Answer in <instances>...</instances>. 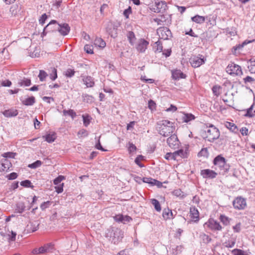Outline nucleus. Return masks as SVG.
Returning a JSON list of instances; mask_svg holds the SVG:
<instances>
[{
	"mask_svg": "<svg viewBox=\"0 0 255 255\" xmlns=\"http://www.w3.org/2000/svg\"><path fill=\"white\" fill-rule=\"evenodd\" d=\"M70 30V27L67 23L59 24L56 20H51L44 28L43 33L58 31L63 35H67Z\"/></svg>",
	"mask_w": 255,
	"mask_h": 255,
	"instance_id": "1",
	"label": "nucleus"
},
{
	"mask_svg": "<svg viewBox=\"0 0 255 255\" xmlns=\"http://www.w3.org/2000/svg\"><path fill=\"white\" fill-rule=\"evenodd\" d=\"M156 128L158 133L163 136H168L175 130L173 123L166 120L158 121L156 124Z\"/></svg>",
	"mask_w": 255,
	"mask_h": 255,
	"instance_id": "2",
	"label": "nucleus"
},
{
	"mask_svg": "<svg viewBox=\"0 0 255 255\" xmlns=\"http://www.w3.org/2000/svg\"><path fill=\"white\" fill-rule=\"evenodd\" d=\"M205 134L204 138L210 142H213L219 137L220 133L219 129L211 125L205 130Z\"/></svg>",
	"mask_w": 255,
	"mask_h": 255,
	"instance_id": "3",
	"label": "nucleus"
},
{
	"mask_svg": "<svg viewBox=\"0 0 255 255\" xmlns=\"http://www.w3.org/2000/svg\"><path fill=\"white\" fill-rule=\"evenodd\" d=\"M213 163L214 165L218 166L220 170L227 171L229 169V166H227L226 164V159L221 155L217 156L214 158Z\"/></svg>",
	"mask_w": 255,
	"mask_h": 255,
	"instance_id": "4",
	"label": "nucleus"
},
{
	"mask_svg": "<svg viewBox=\"0 0 255 255\" xmlns=\"http://www.w3.org/2000/svg\"><path fill=\"white\" fill-rule=\"evenodd\" d=\"M226 71L230 75L241 76L243 74L242 68L240 66L232 63L228 65Z\"/></svg>",
	"mask_w": 255,
	"mask_h": 255,
	"instance_id": "5",
	"label": "nucleus"
},
{
	"mask_svg": "<svg viewBox=\"0 0 255 255\" xmlns=\"http://www.w3.org/2000/svg\"><path fill=\"white\" fill-rule=\"evenodd\" d=\"M233 206L236 210H244L247 206L246 199L242 196H238L233 201Z\"/></svg>",
	"mask_w": 255,
	"mask_h": 255,
	"instance_id": "6",
	"label": "nucleus"
},
{
	"mask_svg": "<svg viewBox=\"0 0 255 255\" xmlns=\"http://www.w3.org/2000/svg\"><path fill=\"white\" fill-rule=\"evenodd\" d=\"M205 60L202 55L193 56L189 59L190 63L194 68L200 67L205 63Z\"/></svg>",
	"mask_w": 255,
	"mask_h": 255,
	"instance_id": "7",
	"label": "nucleus"
},
{
	"mask_svg": "<svg viewBox=\"0 0 255 255\" xmlns=\"http://www.w3.org/2000/svg\"><path fill=\"white\" fill-rule=\"evenodd\" d=\"M159 38L167 40L172 36V33L169 29L166 27L159 28L157 30Z\"/></svg>",
	"mask_w": 255,
	"mask_h": 255,
	"instance_id": "8",
	"label": "nucleus"
},
{
	"mask_svg": "<svg viewBox=\"0 0 255 255\" xmlns=\"http://www.w3.org/2000/svg\"><path fill=\"white\" fill-rule=\"evenodd\" d=\"M205 225L212 231H221L222 229V227L220 223L213 219H210Z\"/></svg>",
	"mask_w": 255,
	"mask_h": 255,
	"instance_id": "9",
	"label": "nucleus"
},
{
	"mask_svg": "<svg viewBox=\"0 0 255 255\" xmlns=\"http://www.w3.org/2000/svg\"><path fill=\"white\" fill-rule=\"evenodd\" d=\"M113 232L112 242L114 244H117L123 238L124 232L119 229H116L115 230H113Z\"/></svg>",
	"mask_w": 255,
	"mask_h": 255,
	"instance_id": "10",
	"label": "nucleus"
},
{
	"mask_svg": "<svg viewBox=\"0 0 255 255\" xmlns=\"http://www.w3.org/2000/svg\"><path fill=\"white\" fill-rule=\"evenodd\" d=\"M167 143L171 148L174 149L178 147L180 143L177 136L175 134H171L167 139Z\"/></svg>",
	"mask_w": 255,
	"mask_h": 255,
	"instance_id": "11",
	"label": "nucleus"
},
{
	"mask_svg": "<svg viewBox=\"0 0 255 255\" xmlns=\"http://www.w3.org/2000/svg\"><path fill=\"white\" fill-rule=\"evenodd\" d=\"M200 174L204 178H214L217 175L216 172L209 169L201 170Z\"/></svg>",
	"mask_w": 255,
	"mask_h": 255,
	"instance_id": "12",
	"label": "nucleus"
},
{
	"mask_svg": "<svg viewBox=\"0 0 255 255\" xmlns=\"http://www.w3.org/2000/svg\"><path fill=\"white\" fill-rule=\"evenodd\" d=\"M149 42L144 39H140L136 46L137 50L141 53L144 52L147 48Z\"/></svg>",
	"mask_w": 255,
	"mask_h": 255,
	"instance_id": "13",
	"label": "nucleus"
},
{
	"mask_svg": "<svg viewBox=\"0 0 255 255\" xmlns=\"http://www.w3.org/2000/svg\"><path fill=\"white\" fill-rule=\"evenodd\" d=\"M190 217L194 222L199 220V212L195 206H191L190 208Z\"/></svg>",
	"mask_w": 255,
	"mask_h": 255,
	"instance_id": "14",
	"label": "nucleus"
},
{
	"mask_svg": "<svg viewBox=\"0 0 255 255\" xmlns=\"http://www.w3.org/2000/svg\"><path fill=\"white\" fill-rule=\"evenodd\" d=\"M106 31L111 37L115 38L117 36V28L111 22L108 23Z\"/></svg>",
	"mask_w": 255,
	"mask_h": 255,
	"instance_id": "15",
	"label": "nucleus"
},
{
	"mask_svg": "<svg viewBox=\"0 0 255 255\" xmlns=\"http://www.w3.org/2000/svg\"><path fill=\"white\" fill-rule=\"evenodd\" d=\"M11 166L10 162L6 158H4L0 163V172L7 171Z\"/></svg>",
	"mask_w": 255,
	"mask_h": 255,
	"instance_id": "16",
	"label": "nucleus"
},
{
	"mask_svg": "<svg viewBox=\"0 0 255 255\" xmlns=\"http://www.w3.org/2000/svg\"><path fill=\"white\" fill-rule=\"evenodd\" d=\"M186 75L180 70L176 69L172 71V77L173 79L177 80L180 78L184 79Z\"/></svg>",
	"mask_w": 255,
	"mask_h": 255,
	"instance_id": "17",
	"label": "nucleus"
},
{
	"mask_svg": "<svg viewBox=\"0 0 255 255\" xmlns=\"http://www.w3.org/2000/svg\"><path fill=\"white\" fill-rule=\"evenodd\" d=\"M2 114L5 117L10 118L16 116L18 115V111L17 110L10 109L4 111Z\"/></svg>",
	"mask_w": 255,
	"mask_h": 255,
	"instance_id": "18",
	"label": "nucleus"
},
{
	"mask_svg": "<svg viewBox=\"0 0 255 255\" xmlns=\"http://www.w3.org/2000/svg\"><path fill=\"white\" fill-rule=\"evenodd\" d=\"M41 254H45L52 252L53 249V245L52 243L45 244L44 246L39 248Z\"/></svg>",
	"mask_w": 255,
	"mask_h": 255,
	"instance_id": "19",
	"label": "nucleus"
},
{
	"mask_svg": "<svg viewBox=\"0 0 255 255\" xmlns=\"http://www.w3.org/2000/svg\"><path fill=\"white\" fill-rule=\"evenodd\" d=\"M82 80L87 87H93L95 85L94 79L91 76L83 77Z\"/></svg>",
	"mask_w": 255,
	"mask_h": 255,
	"instance_id": "20",
	"label": "nucleus"
},
{
	"mask_svg": "<svg viewBox=\"0 0 255 255\" xmlns=\"http://www.w3.org/2000/svg\"><path fill=\"white\" fill-rule=\"evenodd\" d=\"M251 41L247 40L244 41L241 44H238L234 47H233L232 49V52L233 54H236L239 52L240 50H241L245 45H247L248 43H250Z\"/></svg>",
	"mask_w": 255,
	"mask_h": 255,
	"instance_id": "21",
	"label": "nucleus"
},
{
	"mask_svg": "<svg viewBox=\"0 0 255 255\" xmlns=\"http://www.w3.org/2000/svg\"><path fill=\"white\" fill-rule=\"evenodd\" d=\"M162 216L163 218L166 220L173 218L172 212L171 210L169 209L168 208H165L163 210Z\"/></svg>",
	"mask_w": 255,
	"mask_h": 255,
	"instance_id": "22",
	"label": "nucleus"
},
{
	"mask_svg": "<svg viewBox=\"0 0 255 255\" xmlns=\"http://www.w3.org/2000/svg\"><path fill=\"white\" fill-rule=\"evenodd\" d=\"M245 116L249 118H252L255 116V103L252 105L250 108L247 109V113Z\"/></svg>",
	"mask_w": 255,
	"mask_h": 255,
	"instance_id": "23",
	"label": "nucleus"
},
{
	"mask_svg": "<svg viewBox=\"0 0 255 255\" xmlns=\"http://www.w3.org/2000/svg\"><path fill=\"white\" fill-rule=\"evenodd\" d=\"M191 19L193 21L199 24L203 23L205 21V17L199 15H196L192 17Z\"/></svg>",
	"mask_w": 255,
	"mask_h": 255,
	"instance_id": "24",
	"label": "nucleus"
},
{
	"mask_svg": "<svg viewBox=\"0 0 255 255\" xmlns=\"http://www.w3.org/2000/svg\"><path fill=\"white\" fill-rule=\"evenodd\" d=\"M195 116L192 114L184 113L182 116V120L184 123H188L189 122L194 120Z\"/></svg>",
	"mask_w": 255,
	"mask_h": 255,
	"instance_id": "25",
	"label": "nucleus"
},
{
	"mask_svg": "<svg viewBox=\"0 0 255 255\" xmlns=\"http://www.w3.org/2000/svg\"><path fill=\"white\" fill-rule=\"evenodd\" d=\"M225 125L227 128L232 132L236 133L238 131L237 127L234 123L227 122L225 123Z\"/></svg>",
	"mask_w": 255,
	"mask_h": 255,
	"instance_id": "26",
	"label": "nucleus"
},
{
	"mask_svg": "<svg viewBox=\"0 0 255 255\" xmlns=\"http://www.w3.org/2000/svg\"><path fill=\"white\" fill-rule=\"evenodd\" d=\"M94 44L96 46H98L101 48H104L106 45V42L101 38H96L94 41Z\"/></svg>",
	"mask_w": 255,
	"mask_h": 255,
	"instance_id": "27",
	"label": "nucleus"
},
{
	"mask_svg": "<svg viewBox=\"0 0 255 255\" xmlns=\"http://www.w3.org/2000/svg\"><path fill=\"white\" fill-rule=\"evenodd\" d=\"M35 102V98L33 96L29 97L22 101V104L26 106H32Z\"/></svg>",
	"mask_w": 255,
	"mask_h": 255,
	"instance_id": "28",
	"label": "nucleus"
},
{
	"mask_svg": "<svg viewBox=\"0 0 255 255\" xmlns=\"http://www.w3.org/2000/svg\"><path fill=\"white\" fill-rule=\"evenodd\" d=\"M175 158L177 159L178 157L181 158H185L187 157V153L183 149H180L174 152Z\"/></svg>",
	"mask_w": 255,
	"mask_h": 255,
	"instance_id": "29",
	"label": "nucleus"
},
{
	"mask_svg": "<svg viewBox=\"0 0 255 255\" xmlns=\"http://www.w3.org/2000/svg\"><path fill=\"white\" fill-rule=\"evenodd\" d=\"M43 138H44L45 140L47 141L49 143H51L53 142L55 138H56V135L55 133L53 134H47V135L45 136H42Z\"/></svg>",
	"mask_w": 255,
	"mask_h": 255,
	"instance_id": "30",
	"label": "nucleus"
},
{
	"mask_svg": "<svg viewBox=\"0 0 255 255\" xmlns=\"http://www.w3.org/2000/svg\"><path fill=\"white\" fill-rule=\"evenodd\" d=\"M25 205L23 202H19L16 204L15 211L18 213H22L25 210Z\"/></svg>",
	"mask_w": 255,
	"mask_h": 255,
	"instance_id": "31",
	"label": "nucleus"
},
{
	"mask_svg": "<svg viewBox=\"0 0 255 255\" xmlns=\"http://www.w3.org/2000/svg\"><path fill=\"white\" fill-rule=\"evenodd\" d=\"M129 42L133 45L135 42L136 38L134 33L132 31H129L127 35Z\"/></svg>",
	"mask_w": 255,
	"mask_h": 255,
	"instance_id": "32",
	"label": "nucleus"
},
{
	"mask_svg": "<svg viewBox=\"0 0 255 255\" xmlns=\"http://www.w3.org/2000/svg\"><path fill=\"white\" fill-rule=\"evenodd\" d=\"M151 203L154 206L155 209L157 212H160L161 210V208L159 201L155 199H151Z\"/></svg>",
	"mask_w": 255,
	"mask_h": 255,
	"instance_id": "33",
	"label": "nucleus"
},
{
	"mask_svg": "<svg viewBox=\"0 0 255 255\" xmlns=\"http://www.w3.org/2000/svg\"><path fill=\"white\" fill-rule=\"evenodd\" d=\"M19 8L17 4H13L11 6L9 11L12 15H16L19 11Z\"/></svg>",
	"mask_w": 255,
	"mask_h": 255,
	"instance_id": "34",
	"label": "nucleus"
},
{
	"mask_svg": "<svg viewBox=\"0 0 255 255\" xmlns=\"http://www.w3.org/2000/svg\"><path fill=\"white\" fill-rule=\"evenodd\" d=\"M219 219L221 222H222L223 224L226 226L229 224L230 221L231 220L230 218L224 215H221Z\"/></svg>",
	"mask_w": 255,
	"mask_h": 255,
	"instance_id": "35",
	"label": "nucleus"
},
{
	"mask_svg": "<svg viewBox=\"0 0 255 255\" xmlns=\"http://www.w3.org/2000/svg\"><path fill=\"white\" fill-rule=\"evenodd\" d=\"M153 48L154 49L155 52H161L162 51L163 47L161 42L159 40H158L154 43Z\"/></svg>",
	"mask_w": 255,
	"mask_h": 255,
	"instance_id": "36",
	"label": "nucleus"
},
{
	"mask_svg": "<svg viewBox=\"0 0 255 255\" xmlns=\"http://www.w3.org/2000/svg\"><path fill=\"white\" fill-rule=\"evenodd\" d=\"M18 83L20 86H28L31 85V80L29 79L24 78L23 79L19 80Z\"/></svg>",
	"mask_w": 255,
	"mask_h": 255,
	"instance_id": "37",
	"label": "nucleus"
},
{
	"mask_svg": "<svg viewBox=\"0 0 255 255\" xmlns=\"http://www.w3.org/2000/svg\"><path fill=\"white\" fill-rule=\"evenodd\" d=\"M48 76L47 73L44 70H41L39 71V73L38 77L40 81L43 82L45 81L46 77Z\"/></svg>",
	"mask_w": 255,
	"mask_h": 255,
	"instance_id": "38",
	"label": "nucleus"
},
{
	"mask_svg": "<svg viewBox=\"0 0 255 255\" xmlns=\"http://www.w3.org/2000/svg\"><path fill=\"white\" fill-rule=\"evenodd\" d=\"M209 152L207 148H202L198 154L199 157H208Z\"/></svg>",
	"mask_w": 255,
	"mask_h": 255,
	"instance_id": "39",
	"label": "nucleus"
},
{
	"mask_svg": "<svg viewBox=\"0 0 255 255\" xmlns=\"http://www.w3.org/2000/svg\"><path fill=\"white\" fill-rule=\"evenodd\" d=\"M63 115L64 116L68 115L70 116L73 119L76 116V113L73 110H64Z\"/></svg>",
	"mask_w": 255,
	"mask_h": 255,
	"instance_id": "40",
	"label": "nucleus"
},
{
	"mask_svg": "<svg viewBox=\"0 0 255 255\" xmlns=\"http://www.w3.org/2000/svg\"><path fill=\"white\" fill-rule=\"evenodd\" d=\"M200 238L205 243H209L211 241L209 236L204 233H201L200 235Z\"/></svg>",
	"mask_w": 255,
	"mask_h": 255,
	"instance_id": "41",
	"label": "nucleus"
},
{
	"mask_svg": "<svg viewBox=\"0 0 255 255\" xmlns=\"http://www.w3.org/2000/svg\"><path fill=\"white\" fill-rule=\"evenodd\" d=\"M75 73L74 69L68 68L65 71L64 75L67 77L71 78L74 75Z\"/></svg>",
	"mask_w": 255,
	"mask_h": 255,
	"instance_id": "42",
	"label": "nucleus"
},
{
	"mask_svg": "<svg viewBox=\"0 0 255 255\" xmlns=\"http://www.w3.org/2000/svg\"><path fill=\"white\" fill-rule=\"evenodd\" d=\"M83 124L85 127H87L90 123L91 118L89 115H83Z\"/></svg>",
	"mask_w": 255,
	"mask_h": 255,
	"instance_id": "43",
	"label": "nucleus"
},
{
	"mask_svg": "<svg viewBox=\"0 0 255 255\" xmlns=\"http://www.w3.org/2000/svg\"><path fill=\"white\" fill-rule=\"evenodd\" d=\"M221 89V87L220 86L215 85L212 88V91L213 94L216 96H219L220 94V90Z\"/></svg>",
	"mask_w": 255,
	"mask_h": 255,
	"instance_id": "44",
	"label": "nucleus"
},
{
	"mask_svg": "<svg viewBox=\"0 0 255 255\" xmlns=\"http://www.w3.org/2000/svg\"><path fill=\"white\" fill-rule=\"evenodd\" d=\"M84 50L88 54H93L94 53L93 46L91 45L86 44L84 46Z\"/></svg>",
	"mask_w": 255,
	"mask_h": 255,
	"instance_id": "45",
	"label": "nucleus"
},
{
	"mask_svg": "<svg viewBox=\"0 0 255 255\" xmlns=\"http://www.w3.org/2000/svg\"><path fill=\"white\" fill-rule=\"evenodd\" d=\"M39 223L37 222H34L30 223V229L32 232L37 231L39 228Z\"/></svg>",
	"mask_w": 255,
	"mask_h": 255,
	"instance_id": "46",
	"label": "nucleus"
},
{
	"mask_svg": "<svg viewBox=\"0 0 255 255\" xmlns=\"http://www.w3.org/2000/svg\"><path fill=\"white\" fill-rule=\"evenodd\" d=\"M20 185L25 187H31L33 188V186L31 185V182L28 180H25L20 182Z\"/></svg>",
	"mask_w": 255,
	"mask_h": 255,
	"instance_id": "47",
	"label": "nucleus"
},
{
	"mask_svg": "<svg viewBox=\"0 0 255 255\" xmlns=\"http://www.w3.org/2000/svg\"><path fill=\"white\" fill-rule=\"evenodd\" d=\"M250 65L248 66L249 71L251 73H255V61L250 60Z\"/></svg>",
	"mask_w": 255,
	"mask_h": 255,
	"instance_id": "48",
	"label": "nucleus"
},
{
	"mask_svg": "<svg viewBox=\"0 0 255 255\" xmlns=\"http://www.w3.org/2000/svg\"><path fill=\"white\" fill-rule=\"evenodd\" d=\"M235 243H236V241H235V240H232V241H231L225 242L223 244V245L226 248H233L235 246Z\"/></svg>",
	"mask_w": 255,
	"mask_h": 255,
	"instance_id": "49",
	"label": "nucleus"
},
{
	"mask_svg": "<svg viewBox=\"0 0 255 255\" xmlns=\"http://www.w3.org/2000/svg\"><path fill=\"white\" fill-rule=\"evenodd\" d=\"M42 164V162L40 160H37L32 164H29L28 167L31 168H36L40 166Z\"/></svg>",
	"mask_w": 255,
	"mask_h": 255,
	"instance_id": "50",
	"label": "nucleus"
},
{
	"mask_svg": "<svg viewBox=\"0 0 255 255\" xmlns=\"http://www.w3.org/2000/svg\"><path fill=\"white\" fill-rule=\"evenodd\" d=\"M164 157L165 159H166L167 160H171V159L176 160L175 156L174 154V152L173 153H171V152L167 153L166 154V155H165Z\"/></svg>",
	"mask_w": 255,
	"mask_h": 255,
	"instance_id": "51",
	"label": "nucleus"
},
{
	"mask_svg": "<svg viewBox=\"0 0 255 255\" xmlns=\"http://www.w3.org/2000/svg\"><path fill=\"white\" fill-rule=\"evenodd\" d=\"M50 78L52 81H54L57 78V70L55 68H53L52 73L50 74Z\"/></svg>",
	"mask_w": 255,
	"mask_h": 255,
	"instance_id": "52",
	"label": "nucleus"
},
{
	"mask_svg": "<svg viewBox=\"0 0 255 255\" xmlns=\"http://www.w3.org/2000/svg\"><path fill=\"white\" fill-rule=\"evenodd\" d=\"M15 155H16L15 153L11 152H8L4 153L2 154V156H3V157H4L5 158H8H8H14V156H15Z\"/></svg>",
	"mask_w": 255,
	"mask_h": 255,
	"instance_id": "53",
	"label": "nucleus"
},
{
	"mask_svg": "<svg viewBox=\"0 0 255 255\" xmlns=\"http://www.w3.org/2000/svg\"><path fill=\"white\" fill-rule=\"evenodd\" d=\"M232 253L234 255H243L244 251L240 249H235L232 251Z\"/></svg>",
	"mask_w": 255,
	"mask_h": 255,
	"instance_id": "54",
	"label": "nucleus"
},
{
	"mask_svg": "<svg viewBox=\"0 0 255 255\" xmlns=\"http://www.w3.org/2000/svg\"><path fill=\"white\" fill-rule=\"evenodd\" d=\"M64 179V177L62 176V175H60L58 177H57V178H56L54 181H53V183L55 185H58Z\"/></svg>",
	"mask_w": 255,
	"mask_h": 255,
	"instance_id": "55",
	"label": "nucleus"
},
{
	"mask_svg": "<svg viewBox=\"0 0 255 255\" xmlns=\"http://www.w3.org/2000/svg\"><path fill=\"white\" fill-rule=\"evenodd\" d=\"M143 159V156L142 155H138L135 159V163L138 165L139 167H143V165L140 163V161Z\"/></svg>",
	"mask_w": 255,
	"mask_h": 255,
	"instance_id": "56",
	"label": "nucleus"
},
{
	"mask_svg": "<svg viewBox=\"0 0 255 255\" xmlns=\"http://www.w3.org/2000/svg\"><path fill=\"white\" fill-rule=\"evenodd\" d=\"M174 195L177 197H183L184 196L183 192L180 189H176L173 191Z\"/></svg>",
	"mask_w": 255,
	"mask_h": 255,
	"instance_id": "57",
	"label": "nucleus"
},
{
	"mask_svg": "<svg viewBox=\"0 0 255 255\" xmlns=\"http://www.w3.org/2000/svg\"><path fill=\"white\" fill-rule=\"evenodd\" d=\"M243 80L245 84L247 83H252L255 82V79L249 76H247L246 78H244Z\"/></svg>",
	"mask_w": 255,
	"mask_h": 255,
	"instance_id": "58",
	"label": "nucleus"
},
{
	"mask_svg": "<svg viewBox=\"0 0 255 255\" xmlns=\"http://www.w3.org/2000/svg\"><path fill=\"white\" fill-rule=\"evenodd\" d=\"M47 15L45 13L43 14L39 18V23L43 25L47 19Z\"/></svg>",
	"mask_w": 255,
	"mask_h": 255,
	"instance_id": "59",
	"label": "nucleus"
},
{
	"mask_svg": "<svg viewBox=\"0 0 255 255\" xmlns=\"http://www.w3.org/2000/svg\"><path fill=\"white\" fill-rule=\"evenodd\" d=\"M128 150L130 152H133L136 150V147L132 143H128Z\"/></svg>",
	"mask_w": 255,
	"mask_h": 255,
	"instance_id": "60",
	"label": "nucleus"
},
{
	"mask_svg": "<svg viewBox=\"0 0 255 255\" xmlns=\"http://www.w3.org/2000/svg\"><path fill=\"white\" fill-rule=\"evenodd\" d=\"M148 108L151 110L155 108V103L152 100H150L148 103Z\"/></svg>",
	"mask_w": 255,
	"mask_h": 255,
	"instance_id": "61",
	"label": "nucleus"
},
{
	"mask_svg": "<svg viewBox=\"0 0 255 255\" xmlns=\"http://www.w3.org/2000/svg\"><path fill=\"white\" fill-rule=\"evenodd\" d=\"M123 217L124 216L122 215H118L115 216L114 219L117 222L123 223Z\"/></svg>",
	"mask_w": 255,
	"mask_h": 255,
	"instance_id": "62",
	"label": "nucleus"
},
{
	"mask_svg": "<svg viewBox=\"0 0 255 255\" xmlns=\"http://www.w3.org/2000/svg\"><path fill=\"white\" fill-rule=\"evenodd\" d=\"M240 132L243 135H247L248 134V129L246 127H243L240 129Z\"/></svg>",
	"mask_w": 255,
	"mask_h": 255,
	"instance_id": "63",
	"label": "nucleus"
},
{
	"mask_svg": "<svg viewBox=\"0 0 255 255\" xmlns=\"http://www.w3.org/2000/svg\"><path fill=\"white\" fill-rule=\"evenodd\" d=\"M177 110V108H176V106H175L173 105H171L170 107L166 110V112H174L176 111Z\"/></svg>",
	"mask_w": 255,
	"mask_h": 255,
	"instance_id": "64",
	"label": "nucleus"
}]
</instances>
